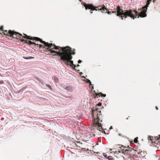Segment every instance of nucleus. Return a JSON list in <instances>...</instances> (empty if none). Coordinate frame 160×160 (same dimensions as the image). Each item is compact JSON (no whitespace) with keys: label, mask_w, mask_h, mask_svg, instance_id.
Instances as JSON below:
<instances>
[{"label":"nucleus","mask_w":160,"mask_h":160,"mask_svg":"<svg viewBox=\"0 0 160 160\" xmlns=\"http://www.w3.org/2000/svg\"><path fill=\"white\" fill-rule=\"evenodd\" d=\"M38 41L42 42L46 46L50 48V50L52 54L53 55H58L61 57V59L63 61H67V63L70 64L71 67H72L74 65L73 64V61L70 60L72 59L71 54H74L75 52H71V48L68 47L64 48H62L59 47H57L53 45L52 43L49 44L46 43L38 38H37Z\"/></svg>","instance_id":"1"},{"label":"nucleus","mask_w":160,"mask_h":160,"mask_svg":"<svg viewBox=\"0 0 160 160\" xmlns=\"http://www.w3.org/2000/svg\"><path fill=\"white\" fill-rule=\"evenodd\" d=\"M92 116L93 118L94 126L97 127L99 131H101L102 130V124L100 122H102V120H100L101 117L100 113L96 110H92Z\"/></svg>","instance_id":"2"},{"label":"nucleus","mask_w":160,"mask_h":160,"mask_svg":"<svg viewBox=\"0 0 160 160\" xmlns=\"http://www.w3.org/2000/svg\"><path fill=\"white\" fill-rule=\"evenodd\" d=\"M118 9L117 15L118 16H121L122 19H123L122 17L124 16H125V18L128 16L134 19L135 18V15H136L135 17L138 15L137 12L135 10L123 11L120 9L119 7H118Z\"/></svg>","instance_id":"3"},{"label":"nucleus","mask_w":160,"mask_h":160,"mask_svg":"<svg viewBox=\"0 0 160 160\" xmlns=\"http://www.w3.org/2000/svg\"><path fill=\"white\" fill-rule=\"evenodd\" d=\"M84 7H85V9H91L92 10H94L96 9V8H98V9H99L100 10H104V9L107 10L106 8H105L104 7H102V8H99L98 7H93L92 5V4H84Z\"/></svg>","instance_id":"4"},{"label":"nucleus","mask_w":160,"mask_h":160,"mask_svg":"<svg viewBox=\"0 0 160 160\" xmlns=\"http://www.w3.org/2000/svg\"><path fill=\"white\" fill-rule=\"evenodd\" d=\"M65 89L67 91L72 92L73 90L72 87L71 86H68L65 88Z\"/></svg>","instance_id":"5"},{"label":"nucleus","mask_w":160,"mask_h":160,"mask_svg":"<svg viewBox=\"0 0 160 160\" xmlns=\"http://www.w3.org/2000/svg\"><path fill=\"white\" fill-rule=\"evenodd\" d=\"M139 16L141 17H144L146 16L145 12L144 11H142L140 14Z\"/></svg>","instance_id":"6"},{"label":"nucleus","mask_w":160,"mask_h":160,"mask_svg":"<svg viewBox=\"0 0 160 160\" xmlns=\"http://www.w3.org/2000/svg\"><path fill=\"white\" fill-rule=\"evenodd\" d=\"M100 95L101 96H103L104 97H105L106 96V95L103 94L101 93H100L98 94V93H96L95 94V98H96V97L98 98V96H100Z\"/></svg>","instance_id":"7"},{"label":"nucleus","mask_w":160,"mask_h":160,"mask_svg":"<svg viewBox=\"0 0 160 160\" xmlns=\"http://www.w3.org/2000/svg\"><path fill=\"white\" fill-rule=\"evenodd\" d=\"M150 1H149V0H148V1H147V4L145 6V7H144V8H147L148 7L149 5L150 4Z\"/></svg>","instance_id":"8"},{"label":"nucleus","mask_w":160,"mask_h":160,"mask_svg":"<svg viewBox=\"0 0 160 160\" xmlns=\"http://www.w3.org/2000/svg\"><path fill=\"white\" fill-rule=\"evenodd\" d=\"M53 79L54 80L55 82H58V79L56 77L54 76L53 78Z\"/></svg>","instance_id":"9"},{"label":"nucleus","mask_w":160,"mask_h":160,"mask_svg":"<svg viewBox=\"0 0 160 160\" xmlns=\"http://www.w3.org/2000/svg\"><path fill=\"white\" fill-rule=\"evenodd\" d=\"M138 137L135 138L134 140V142L135 143H137L138 142Z\"/></svg>","instance_id":"10"},{"label":"nucleus","mask_w":160,"mask_h":160,"mask_svg":"<svg viewBox=\"0 0 160 160\" xmlns=\"http://www.w3.org/2000/svg\"><path fill=\"white\" fill-rule=\"evenodd\" d=\"M88 83H90V84H91V82H90V81L88 80V79H87L86 80V81Z\"/></svg>","instance_id":"11"},{"label":"nucleus","mask_w":160,"mask_h":160,"mask_svg":"<svg viewBox=\"0 0 160 160\" xmlns=\"http://www.w3.org/2000/svg\"><path fill=\"white\" fill-rule=\"evenodd\" d=\"M10 34H14L12 33V32L11 31H10L9 30L8 32Z\"/></svg>","instance_id":"12"},{"label":"nucleus","mask_w":160,"mask_h":160,"mask_svg":"<svg viewBox=\"0 0 160 160\" xmlns=\"http://www.w3.org/2000/svg\"><path fill=\"white\" fill-rule=\"evenodd\" d=\"M102 105V103L101 102H99L97 104V105H98L99 106H100Z\"/></svg>","instance_id":"13"},{"label":"nucleus","mask_w":160,"mask_h":160,"mask_svg":"<svg viewBox=\"0 0 160 160\" xmlns=\"http://www.w3.org/2000/svg\"><path fill=\"white\" fill-rule=\"evenodd\" d=\"M3 81L2 80L0 81V83L1 84H3Z\"/></svg>","instance_id":"14"},{"label":"nucleus","mask_w":160,"mask_h":160,"mask_svg":"<svg viewBox=\"0 0 160 160\" xmlns=\"http://www.w3.org/2000/svg\"><path fill=\"white\" fill-rule=\"evenodd\" d=\"M3 28V26H2L0 28V30H2V28Z\"/></svg>","instance_id":"15"},{"label":"nucleus","mask_w":160,"mask_h":160,"mask_svg":"<svg viewBox=\"0 0 160 160\" xmlns=\"http://www.w3.org/2000/svg\"><path fill=\"white\" fill-rule=\"evenodd\" d=\"M81 60H79L78 61V63H81Z\"/></svg>","instance_id":"16"},{"label":"nucleus","mask_w":160,"mask_h":160,"mask_svg":"<svg viewBox=\"0 0 160 160\" xmlns=\"http://www.w3.org/2000/svg\"><path fill=\"white\" fill-rule=\"evenodd\" d=\"M25 38H28V36L27 35H25Z\"/></svg>","instance_id":"17"},{"label":"nucleus","mask_w":160,"mask_h":160,"mask_svg":"<svg viewBox=\"0 0 160 160\" xmlns=\"http://www.w3.org/2000/svg\"><path fill=\"white\" fill-rule=\"evenodd\" d=\"M80 75L81 76H82V77H83V76H82V73H80Z\"/></svg>","instance_id":"18"},{"label":"nucleus","mask_w":160,"mask_h":160,"mask_svg":"<svg viewBox=\"0 0 160 160\" xmlns=\"http://www.w3.org/2000/svg\"><path fill=\"white\" fill-rule=\"evenodd\" d=\"M112 126H111L110 128V129H112Z\"/></svg>","instance_id":"19"},{"label":"nucleus","mask_w":160,"mask_h":160,"mask_svg":"<svg viewBox=\"0 0 160 160\" xmlns=\"http://www.w3.org/2000/svg\"><path fill=\"white\" fill-rule=\"evenodd\" d=\"M105 153H103V156H104L105 157Z\"/></svg>","instance_id":"20"},{"label":"nucleus","mask_w":160,"mask_h":160,"mask_svg":"<svg viewBox=\"0 0 160 160\" xmlns=\"http://www.w3.org/2000/svg\"><path fill=\"white\" fill-rule=\"evenodd\" d=\"M108 14H109L110 13V12H108Z\"/></svg>","instance_id":"21"},{"label":"nucleus","mask_w":160,"mask_h":160,"mask_svg":"<svg viewBox=\"0 0 160 160\" xmlns=\"http://www.w3.org/2000/svg\"><path fill=\"white\" fill-rule=\"evenodd\" d=\"M156 109L157 110L158 109V108H157V107L156 108Z\"/></svg>","instance_id":"22"},{"label":"nucleus","mask_w":160,"mask_h":160,"mask_svg":"<svg viewBox=\"0 0 160 160\" xmlns=\"http://www.w3.org/2000/svg\"><path fill=\"white\" fill-rule=\"evenodd\" d=\"M92 13V12H91V13Z\"/></svg>","instance_id":"23"},{"label":"nucleus","mask_w":160,"mask_h":160,"mask_svg":"<svg viewBox=\"0 0 160 160\" xmlns=\"http://www.w3.org/2000/svg\"><path fill=\"white\" fill-rule=\"evenodd\" d=\"M119 136H120V135H121L120 134H119Z\"/></svg>","instance_id":"24"},{"label":"nucleus","mask_w":160,"mask_h":160,"mask_svg":"<svg viewBox=\"0 0 160 160\" xmlns=\"http://www.w3.org/2000/svg\"><path fill=\"white\" fill-rule=\"evenodd\" d=\"M112 12V13H114V12Z\"/></svg>","instance_id":"25"},{"label":"nucleus","mask_w":160,"mask_h":160,"mask_svg":"<svg viewBox=\"0 0 160 160\" xmlns=\"http://www.w3.org/2000/svg\"><path fill=\"white\" fill-rule=\"evenodd\" d=\"M79 65H78V66H79Z\"/></svg>","instance_id":"26"},{"label":"nucleus","mask_w":160,"mask_h":160,"mask_svg":"<svg viewBox=\"0 0 160 160\" xmlns=\"http://www.w3.org/2000/svg\"><path fill=\"white\" fill-rule=\"evenodd\" d=\"M149 1H151V0H149Z\"/></svg>","instance_id":"27"}]
</instances>
